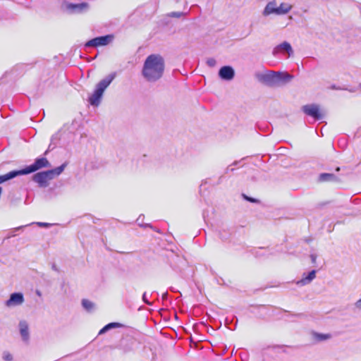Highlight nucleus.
Masks as SVG:
<instances>
[{
    "label": "nucleus",
    "instance_id": "nucleus-18",
    "mask_svg": "<svg viewBox=\"0 0 361 361\" xmlns=\"http://www.w3.org/2000/svg\"><path fill=\"white\" fill-rule=\"evenodd\" d=\"M122 326H123V324H121V323L111 322V323H109V324H106L105 326H104L99 331V334L101 335V334H103L106 333V331H108L109 330H110L111 329L121 328Z\"/></svg>",
    "mask_w": 361,
    "mask_h": 361
},
{
    "label": "nucleus",
    "instance_id": "nucleus-21",
    "mask_svg": "<svg viewBox=\"0 0 361 361\" xmlns=\"http://www.w3.org/2000/svg\"><path fill=\"white\" fill-rule=\"evenodd\" d=\"M2 357L5 361H12L13 360V355L9 352H7V351H5L3 353Z\"/></svg>",
    "mask_w": 361,
    "mask_h": 361
},
{
    "label": "nucleus",
    "instance_id": "nucleus-29",
    "mask_svg": "<svg viewBox=\"0 0 361 361\" xmlns=\"http://www.w3.org/2000/svg\"><path fill=\"white\" fill-rule=\"evenodd\" d=\"M228 171H233V169H232V168H231V169H229V167H228V168L226 169V173H227Z\"/></svg>",
    "mask_w": 361,
    "mask_h": 361
},
{
    "label": "nucleus",
    "instance_id": "nucleus-19",
    "mask_svg": "<svg viewBox=\"0 0 361 361\" xmlns=\"http://www.w3.org/2000/svg\"><path fill=\"white\" fill-rule=\"evenodd\" d=\"M82 305L83 308L85 309L87 312H92L95 308L94 304L92 301L87 299H83L82 300Z\"/></svg>",
    "mask_w": 361,
    "mask_h": 361
},
{
    "label": "nucleus",
    "instance_id": "nucleus-15",
    "mask_svg": "<svg viewBox=\"0 0 361 361\" xmlns=\"http://www.w3.org/2000/svg\"><path fill=\"white\" fill-rule=\"evenodd\" d=\"M279 16H284L288 13L293 8V5L288 2H281L278 5Z\"/></svg>",
    "mask_w": 361,
    "mask_h": 361
},
{
    "label": "nucleus",
    "instance_id": "nucleus-14",
    "mask_svg": "<svg viewBox=\"0 0 361 361\" xmlns=\"http://www.w3.org/2000/svg\"><path fill=\"white\" fill-rule=\"evenodd\" d=\"M19 330L22 339L27 341L30 338L29 326L26 321L23 320L19 322Z\"/></svg>",
    "mask_w": 361,
    "mask_h": 361
},
{
    "label": "nucleus",
    "instance_id": "nucleus-1",
    "mask_svg": "<svg viewBox=\"0 0 361 361\" xmlns=\"http://www.w3.org/2000/svg\"><path fill=\"white\" fill-rule=\"evenodd\" d=\"M164 68V58L159 54H150L144 62L142 75L147 82H155L163 76Z\"/></svg>",
    "mask_w": 361,
    "mask_h": 361
},
{
    "label": "nucleus",
    "instance_id": "nucleus-2",
    "mask_svg": "<svg viewBox=\"0 0 361 361\" xmlns=\"http://www.w3.org/2000/svg\"><path fill=\"white\" fill-rule=\"evenodd\" d=\"M257 80L269 87L283 85L293 79V75L287 72L266 71L255 74Z\"/></svg>",
    "mask_w": 361,
    "mask_h": 361
},
{
    "label": "nucleus",
    "instance_id": "nucleus-30",
    "mask_svg": "<svg viewBox=\"0 0 361 361\" xmlns=\"http://www.w3.org/2000/svg\"><path fill=\"white\" fill-rule=\"evenodd\" d=\"M166 295H167V293L164 294V295H163V298H166Z\"/></svg>",
    "mask_w": 361,
    "mask_h": 361
},
{
    "label": "nucleus",
    "instance_id": "nucleus-7",
    "mask_svg": "<svg viewBox=\"0 0 361 361\" xmlns=\"http://www.w3.org/2000/svg\"><path fill=\"white\" fill-rule=\"evenodd\" d=\"M62 8L69 13H80L88 8V4L87 3L71 4L65 1L62 4Z\"/></svg>",
    "mask_w": 361,
    "mask_h": 361
},
{
    "label": "nucleus",
    "instance_id": "nucleus-13",
    "mask_svg": "<svg viewBox=\"0 0 361 361\" xmlns=\"http://www.w3.org/2000/svg\"><path fill=\"white\" fill-rule=\"evenodd\" d=\"M315 270H312L308 274L304 273L300 280L296 282V284L300 286L307 285L310 283L316 278Z\"/></svg>",
    "mask_w": 361,
    "mask_h": 361
},
{
    "label": "nucleus",
    "instance_id": "nucleus-12",
    "mask_svg": "<svg viewBox=\"0 0 361 361\" xmlns=\"http://www.w3.org/2000/svg\"><path fill=\"white\" fill-rule=\"evenodd\" d=\"M219 76L222 80L230 81L233 80L235 76L234 69L229 66H223L219 71Z\"/></svg>",
    "mask_w": 361,
    "mask_h": 361
},
{
    "label": "nucleus",
    "instance_id": "nucleus-5",
    "mask_svg": "<svg viewBox=\"0 0 361 361\" xmlns=\"http://www.w3.org/2000/svg\"><path fill=\"white\" fill-rule=\"evenodd\" d=\"M50 164L49 161L44 157L38 158L35 160L34 164L27 166L26 168L20 170L22 175L28 174L35 172L42 168L49 167Z\"/></svg>",
    "mask_w": 361,
    "mask_h": 361
},
{
    "label": "nucleus",
    "instance_id": "nucleus-9",
    "mask_svg": "<svg viewBox=\"0 0 361 361\" xmlns=\"http://www.w3.org/2000/svg\"><path fill=\"white\" fill-rule=\"evenodd\" d=\"M23 302V294L21 293H13L11 294L9 299L5 302V305L8 307H13L21 305Z\"/></svg>",
    "mask_w": 361,
    "mask_h": 361
},
{
    "label": "nucleus",
    "instance_id": "nucleus-11",
    "mask_svg": "<svg viewBox=\"0 0 361 361\" xmlns=\"http://www.w3.org/2000/svg\"><path fill=\"white\" fill-rule=\"evenodd\" d=\"M302 110L307 115L312 116L315 119L319 120L322 118L319 106L316 104L305 105L302 107Z\"/></svg>",
    "mask_w": 361,
    "mask_h": 361
},
{
    "label": "nucleus",
    "instance_id": "nucleus-25",
    "mask_svg": "<svg viewBox=\"0 0 361 361\" xmlns=\"http://www.w3.org/2000/svg\"><path fill=\"white\" fill-rule=\"evenodd\" d=\"M142 300L145 303L149 305H151L152 303L147 299V295H146V293H145L143 295H142Z\"/></svg>",
    "mask_w": 361,
    "mask_h": 361
},
{
    "label": "nucleus",
    "instance_id": "nucleus-28",
    "mask_svg": "<svg viewBox=\"0 0 361 361\" xmlns=\"http://www.w3.org/2000/svg\"><path fill=\"white\" fill-rule=\"evenodd\" d=\"M311 259H312V262H314L316 260V256L314 255H312Z\"/></svg>",
    "mask_w": 361,
    "mask_h": 361
},
{
    "label": "nucleus",
    "instance_id": "nucleus-16",
    "mask_svg": "<svg viewBox=\"0 0 361 361\" xmlns=\"http://www.w3.org/2000/svg\"><path fill=\"white\" fill-rule=\"evenodd\" d=\"M19 175H22L20 170L10 171L9 173H8L6 174L0 176V184H1L10 179H12Z\"/></svg>",
    "mask_w": 361,
    "mask_h": 361
},
{
    "label": "nucleus",
    "instance_id": "nucleus-20",
    "mask_svg": "<svg viewBox=\"0 0 361 361\" xmlns=\"http://www.w3.org/2000/svg\"><path fill=\"white\" fill-rule=\"evenodd\" d=\"M334 178V176L331 173H322L319 176V180L322 181H329Z\"/></svg>",
    "mask_w": 361,
    "mask_h": 361
},
{
    "label": "nucleus",
    "instance_id": "nucleus-17",
    "mask_svg": "<svg viewBox=\"0 0 361 361\" xmlns=\"http://www.w3.org/2000/svg\"><path fill=\"white\" fill-rule=\"evenodd\" d=\"M311 335L312 339L316 342L326 341L331 337V334H321L317 332H312Z\"/></svg>",
    "mask_w": 361,
    "mask_h": 361
},
{
    "label": "nucleus",
    "instance_id": "nucleus-4",
    "mask_svg": "<svg viewBox=\"0 0 361 361\" xmlns=\"http://www.w3.org/2000/svg\"><path fill=\"white\" fill-rule=\"evenodd\" d=\"M115 76V73L109 74L96 85L94 92L88 99L91 105L97 106L100 104L104 90L111 84Z\"/></svg>",
    "mask_w": 361,
    "mask_h": 361
},
{
    "label": "nucleus",
    "instance_id": "nucleus-26",
    "mask_svg": "<svg viewBox=\"0 0 361 361\" xmlns=\"http://www.w3.org/2000/svg\"><path fill=\"white\" fill-rule=\"evenodd\" d=\"M37 224L39 226H42V227H48L49 225L48 223H42V222H38Z\"/></svg>",
    "mask_w": 361,
    "mask_h": 361
},
{
    "label": "nucleus",
    "instance_id": "nucleus-23",
    "mask_svg": "<svg viewBox=\"0 0 361 361\" xmlns=\"http://www.w3.org/2000/svg\"><path fill=\"white\" fill-rule=\"evenodd\" d=\"M185 14V13H184L183 12H171L169 14V16H171V17H176V18H180V17L183 16Z\"/></svg>",
    "mask_w": 361,
    "mask_h": 361
},
{
    "label": "nucleus",
    "instance_id": "nucleus-10",
    "mask_svg": "<svg viewBox=\"0 0 361 361\" xmlns=\"http://www.w3.org/2000/svg\"><path fill=\"white\" fill-rule=\"evenodd\" d=\"M262 14L264 17H267L271 15L279 16V8L276 1L271 0L269 1L263 9Z\"/></svg>",
    "mask_w": 361,
    "mask_h": 361
},
{
    "label": "nucleus",
    "instance_id": "nucleus-8",
    "mask_svg": "<svg viewBox=\"0 0 361 361\" xmlns=\"http://www.w3.org/2000/svg\"><path fill=\"white\" fill-rule=\"evenodd\" d=\"M288 54V56H290L293 54V49L290 45V44L288 42H283L277 46H276L273 51L272 54L274 56H278L279 54Z\"/></svg>",
    "mask_w": 361,
    "mask_h": 361
},
{
    "label": "nucleus",
    "instance_id": "nucleus-24",
    "mask_svg": "<svg viewBox=\"0 0 361 361\" xmlns=\"http://www.w3.org/2000/svg\"><path fill=\"white\" fill-rule=\"evenodd\" d=\"M354 307L357 310H361V298L354 303Z\"/></svg>",
    "mask_w": 361,
    "mask_h": 361
},
{
    "label": "nucleus",
    "instance_id": "nucleus-3",
    "mask_svg": "<svg viewBox=\"0 0 361 361\" xmlns=\"http://www.w3.org/2000/svg\"><path fill=\"white\" fill-rule=\"evenodd\" d=\"M65 167L66 164H63L54 169L37 173L33 176L32 179L39 187L46 188L49 185V181L55 176L60 175L63 171Z\"/></svg>",
    "mask_w": 361,
    "mask_h": 361
},
{
    "label": "nucleus",
    "instance_id": "nucleus-22",
    "mask_svg": "<svg viewBox=\"0 0 361 361\" xmlns=\"http://www.w3.org/2000/svg\"><path fill=\"white\" fill-rule=\"evenodd\" d=\"M206 63L209 67H214L216 64V61L214 58L207 59Z\"/></svg>",
    "mask_w": 361,
    "mask_h": 361
},
{
    "label": "nucleus",
    "instance_id": "nucleus-31",
    "mask_svg": "<svg viewBox=\"0 0 361 361\" xmlns=\"http://www.w3.org/2000/svg\"><path fill=\"white\" fill-rule=\"evenodd\" d=\"M22 228V227H18V228H15V230H18V229H20V228Z\"/></svg>",
    "mask_w": 361,
    "mask_h": 361
},
{
    "label": "nucleus",
    "instance_id": "nucleus-6",
    "mask_svg": "<svg viewBox=\"0 0 361 361\" xmlns=\"http://www.w3.org/2000/svg\"><path fill=\"white\" fill-rule=\"evenodd\" d=\"M114 39V36L112 35H107L105 36H101L98 37H95L87 41L85 43L86 47H97L99 46H106L112 42Z\"/></svg>",
    "mask_w": 361,
    "mask_h": 361
},
{
    "label": "nucleus",
    "instance_id": "nucleus-27",
    "mask_svg": "<svg viewBox=\"0 0 361 361\" xmlns=\"http://www.w3.org/2000/svg\"><path fill=\"white\" fill-rule=\"evenodd\" d=\"M244 197H245L246 200H249L250 202H256V200H255V199L251 198V197H246L245 195H244Z\"/></svg>",
    "mask_w": 361,
    "mask_h": 361
}]
</instances>
